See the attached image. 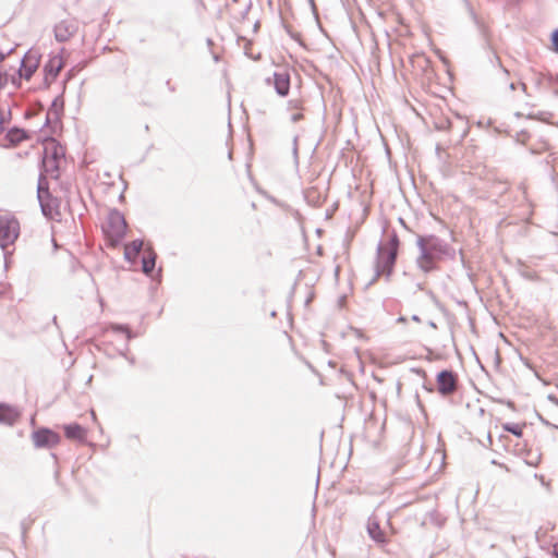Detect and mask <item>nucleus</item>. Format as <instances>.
<instances>
[{
    "mask_svg": "<svg viewBox=\"0 0 558 558\" xmlns=\"http://www.w3.org/2000/svg\"><path fill=\"white\" fill-rule=\"evenodd\" d=\"M43 165L45 171L54 177L65 165V149L54 138H48L44 142Z\"/></svg>",
    "mask_w": 558,
    "mask_h": 558,
    "instance_id": "f257e3e1",
    "label": "nucleus"
},
{
    "mask_svg": "<svg viewBox=\"0 0 558 558\" xmlns=\"http://www.w3.org/2000/svg\"><path fill=\"white\" fill-rule=\"evenodd\" d=\"M126 221L120 213H109L105 222L102 223V231L108 245L116 247L124 239L126 234Z\"/></svg>",
    "mask_w": 558,
    "mask_h": 558,
    "instance_id": "f03ea898",
    "label": "nucleus"
},
{
    "mask_svg": "<svg viewBox=\"0 0 558 558\" xmlns=\"http://www.w3.org/2000/svg\"><path fill=\"white\" fill-rule=\"evenodd\" d=\"M20 235V222L11 214L0 216V246L4 250L14 244Z\"/></svg>",
    "mask_w": 558,
    "mask_h": 558,
    "instance_id": "7ed1b4c3",
    "label": "nucleus"
},
{
    "mask_svg": "<svg viewBox=\"0 0 558 558\" xmlns=\"http://www.w3.org/2000/svg\"><path fill=\"white\" fill-rule=\"evenodd\" d=\"M31 438L36 448H52L61 441V436L57 432L46 427L34 430Z\"/></svg>",
    "mask_w": 558,
    "mask_h": 558,
    "instance_id": "20e7f679",
    "label": "nucleus"
},
{
    "mask_svg": "<svg viewBox=\"0 0 558 558\" xmlns=\"http://www.w3.org/2000/svg\"><path fill=\"white\" fill-rule=\"evenodd\" d=\"M436 381L437 391L442 396H450L457 390L458 376L452 371H441Z\"/></svg>",
    "mask_w": 558,
    "mask_h": 558,
    "instance_id": "39448f33",
    "label": "nucleus"
},
{
    "mask_svg": "<svg viewBox=\"0 0 558 558\" xmlns=\"http://www.w3.org/2000/svg\"><path fill=\"white\" fill-rule=\"evenodd\" d=\"M436 241L434 236L418 239V244L423 251L418 258V265L424 271H429L435 268L434 258L432 254L428 253V247H436Z\"/></svg>",
    "mask_w": 558,
    "mask_h": 558,
    "instance_id": "423d86ee",
    "label": "nucleus"
},
{
    "mask_svg": "<svg viewBox=\"0 0 558 558\" xmlns=\"http://www.w3.org/2000/svg\"><path fill=\"white\" fill-rule=\"evenodd\" d=\"M63 66L64 61L62 56L60 54H54L48 60L44 68L45 84L47 86L51 85V83L57 78L58 74L60 73Z\"/></svg>",
    "mask_w": 558,
    "mask_h": 558,
    "instance_id": "0eeeda50",
    "label": "nucleus"
},
{
    "mask_svg": "<svg viewBox=\"0 0 558 558\" xmlns=\"http://www.w3.org/2000/svg\"><path fill=\"white\" fill-rule=\"evenodd\" d=\"M76 23L72 20H63L54 27V36L59 41H68L76 33Z\"/></svg>",
    "mask_w": 558,
    "mask_h": 558,
    "instance_id": "6e6552de",
    "label": "nucleus"
},
{
    "mask_svg": "<svg viewBox=\"0 0 558 558\" xmlns=\"http://www.w3.org/2000/svg\"><path fill=\"white\" fill-rule=\"evenodd\" d=\"M367 532L372 539L378 544H386L389 541L386 532L380 527L379 521L375 517L369 518L367 523Z\"/></svg>",
    "mask_w": 558,
    "mask_h": 558,
    "instance_id": "1a4fd4ad",
    "label": "nucleus"
},
{
    "mask_svg": "<svg viewBox=\"0 0 558 558\" xmlns=\"http://www.w3.org/2000/svg\"><path fill=\"white\" fill-rule=\"evenodd\" d=\"M39 65V59L33 54H26L22 61L20 69V75L26 80H29L36 72Z\"/></svg>",
    "mask_w": 558,
    "mask_h": 558,
    "instance_id": "9d476101",
    "label": "nucleus"
},
{
    "mask_svg": "<svg viewBox=\"0 0 558 558\" xmlns=\"http://www.w3.org/2000/svg\"><path fill=\"white\" fill-rule=\"evenodd\" d=\"M274 85L280 96H287L290 89V75L287 71L274 73Z\"/></svg>",
    "mask_w": 558,
    "mask_h": 558,
    "instance_id": "9b49d317",
    "label": "nucleus"
},
{
    "mask_svg": "<svg viewBox=\"0 0 558 558\" xmlns=\"http://www.w3.org/2000/svg\"><path fill=\"white\" fill-rule=\"evenodd\" d=\"M64 435L70 440L84 441L87 436V430L77 423H72L63 426Z\"/></svg>",
    "mask_w": 558,
    "mask_h": 558,
    "instance_id": "f8f14e48",
    "label": "nucleus"
},
{
    "mask_svg": "<svg viewBox=\"0 0 558 558\" xmlns=\"http://www.w3.org/2000/svg\"><path fill=\"white\" fill-rule=\"evenodd\" d=\"M287 110L290 114V120L294 123L299 122L304 118V101L300 98H293L289 100Z\"/></svg>",
    "mask_w": 558,
    "mask_h": 558,
    "instance_id": "ddd939ff",
    "label": "nucleus"
},
{
    "mask_svg": "<svg viewBox=\"0 0 558 558\" xmlns=\"http://www.w3.org/2000/svg\"><path fill=\"white\" fill-rule=\"evenodd\" d=\"M147 244L142 240H134L124 246V257L129 262H134L136 257L143 254Z\"/></svg>",
    "mask_w": 558,
    "mask_h": 558,
    "instance_id": "4468645a",
    "label": "nucleus"
},
{
    "mask_svg": "<svg viewBox=\"0 0 558 558\" xmlns=\"http://www.w3.org/2000/svg\"><path fill=\"white\" fill-rule=\"evenodd\" d=\"M156 253L149 244L146 245L142 254V269L145 274H150L155 268Z\"/></svg>",
    "mask_w": 558,
    "mask_h": 558,
    "instance_id": "2eb2a0df",
    "label": "nucleus"
},
{
    "mask_svg": "<svg viewBox=\"0 0 558 558\" xmlns=\"http://www.w3.org/2000/svg\"><path fill=\"white\" fill-rule=\"evenodd\" d=\"M398 247L399 239L396 234H393L389 242L386 244L385 248L383 250V253H387V264H389L390 266H392L396 262Z\"/></svg>",
    "mask_w": 558,
    "mask_h": 558,
    "instance_id": "dca6fc26",
    "label": "nucleus"
},
{
    "mask_svg": "<svg viewBox=\"0 0 558 558\" xmlns=\"http://www.w3.org/2000/svg\"><path fill=\"white\" fill-rule=\"evenodd\" d=\"M19 417V414L13 409L0 404V422L12 424Z\"/></svg>",
    "mask_w": 558,
    "mask_h": 558,
    "instance_id": "f3484780",
    "label": "nucleus"
},
{
    "mask_svg": "<svg viewBox=\"0 0 558 558\" xmlns=\"http://www.w3.org/2000/svg\"><path fill=\"white\" fill-rule=\"evenodd\" d=\"M45 194H47V192L39 190L38 197H39V201L41 204L43 211L47 217L54 218V214H56L54 208L50 205L49 202H45V199H44Z\"/></svg>",
    "mask_w": 558,
    "mask_h": 558,
    "instance_id": "a211bd4d",
    "label": "nucleus"
},
{
    "mask_svg": "<svg viewBox=\"0 0 558 558\" xmlns=\"http://www.w3.org/2000/svg\"><path fill=\"white\" fill-rule=\"evenodd\" d=\"M7 137L11 143L17 144L26 138V134L23 130L12 129L8 132Z\"/></svg>",
    "mask_w": 558,
    "mask_h": 558,
    "instance_id": "6ab92c4d",
    "label": "nucleus"
},
{
    "mask_svg": "<svg viewBox=\"0 0 558 558\" xmlns=\"http://www.w3.org/2000/svg\"><path fill=\"white\" fill-rule=\"evenodd\" d=\"M10 124V113L0 109V133H2Z\"/></svg>",
    "mask_w": 558,
    "mask_h": 558,
    "instance_id": "aec40b11",
    "label": "nucleus"
},
{
    "mask_svg": "<svg viewBox=\"0 0 558 558\" xmlns=\"http://www.w3.org/2000/svg\"><path fill=\"white\" fill-rule=\"evenodd\" d=\"M111 329L113 331H120V332H123L126 337V339H130L131 338V333H130V330L129 328L126 327H122V326H112Z\"/></svg>",
    "mask_w": 558,
    "mask_h": 558,
    "instance_id": "412c9836",
    "label": "nucleus"
},
{
    "mask_svg": "<svg viewBox=\"0 0 558 558\" xmlns=\"http://www.w3.org/2000/svg\"><path fill=\"white\" fill-rule=\"evenodd\" d=\"M504 428H505L506 430H508V432L512 433V434H513V435H515V436H521V434H522V428H521V427H519V426H512V427H510V426L506 425Z\"/></svg>",
    "mask_w": 558,
    "mask_h": 558,
    "instance_id": "4be33fe9",
    "label": "nucleus"
},
{
    "mask_svg": "<svg viewBox=\"0 0 558 558\" xmlns=\"http://www.w3.org/2000/svg\"><path fill=\"white\" fill-rule=\"evenodd\" d=\"M8 74L0 69V89H2L8 83Z\"/></svg>",
    "mask_w": 558,
    "mask_h": 558,
    "instance_id": "5701e85b",
    "label": "nucleus"
},
{
    "mask_svg": "<svg viewBox=\"0 0 558 558\" xmlns=\"http://www.w3.org/2000/svg\"><path fill=\"white\" fill-rule=\"evenodd\" d=\"M553 49L558 52V29L551 35Z\"/></svg>",
    "mask_w": 558,
    "mask_h": 558,
    "instance_id": "b1692460",
    "label": "nucleus"
},
{
    "mask_svg": "<svg viewBox=\"0 0 558 558\" xmlns=\"http://www.w3.org/2000/svg\"><path fill=\"white\" fill-rule=\"evenodd\" d=\"M553 555L558 558V543L553 546Z\"/></svg>",
    "mask_w": 558,
    "mask_h": 558,
    "instance_id": "393cba45",
    "label": "nucleus"
},
{
    "mask_svg": "<svg viewBox=\"0 0 558 558\" xmlns=\"http://www.w3.org/2000/svg\"><path fill=\"white\" fill-rule=\"evenodd\" d=\"M521 89L526 93V85L524 83H520Z\"/></svg>",
    "mask_w": 558,
    "mask_h": 558,
    "instance_id": "a878e982",
    "label": "nucleus"
},
{
    "mask_svg": "<svg viewBox=\"0 0 558 558\" xmlns=\"http://www.w3.org/2000/svg\"><path fill=\"white\" fill-rule=\"evenodd\" d=\"M2 59V54L0 53V60Z\"/></svg>",
    "mask_w": 558,
    "mask_h": 558,
    "instance_id": "bb28decb",
    "label": "nucleus"
}]
</instances>
